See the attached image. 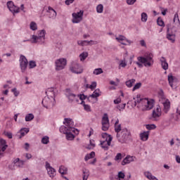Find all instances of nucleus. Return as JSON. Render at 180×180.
I'll list each match as a JSON object with an SVG mask.
<instances>
[{
	"label": "nucleus",
	"instance_id": "1",
	"mask_svg": "<svg viewBox=\"0 0 180 180\" xmlns=\"http://www.w3.org/2000/svg\"><path fill=\"white\" fill-rule=\"evenodd\" d=\"M134 101V106L137 105V103H141L142 106H145L146 110H151L154 108V100L148 98H141V96L138 94L136 97L133 98Z\"/></svg>",
	"mask_w": 180,
	"mask_h": 180
},
{
	"label": "nucleus",
	"instance_id": "2",
	"mask_svg": "<svg viewBox=\"0 0 180 180\" xmlns=\"http://www.w3.org/2000/svg\"><path fill=\"white\" fill-rule=\"evenodd\" d=\"M137 60L139 62H136V64L139 68H143V64L144 67H151V65L154 64V60H153L151 54L146 56L145 57L139 56Z\"/></svg>",
	"mask_w": 180,
	"mask_h": 180
},
{
	"label": "nucleus",
	"instance_id": "3",
	"mask_svg": "<svg viewBox=\"0 0 180 180\" xmlns=\"http://www.w3.org/2000/svg\"><path fill=\"white\" fill-rule=\"evenodd\" d=\"M46 40V30H41L39 31L38 35H32L31 39L24 40L23 41H31L35 44H44Z\"/></svg>",
	"mask_w": 180,
	"mask_h": 180
},
{
	"label": "nucleus",
	"instance_id": "4",
	"mask_svg": "<svg viewBox=\"0 0 180 180\" xmlns=\"http://www.w3.org/2000/svg\"><path fill=\"white\" fill-rule=\"evenodd\" d=\"M102 138L105 139V141H101V146L102 148L105 150H109V146H110V143H112V140L113 138L112 136L108 134V133H103L101 134Z\"/></svg>",
	"mask_w": 180,
	"mask_h": 180
},
{
	"label": "nucleus",
	"instance_id": "5",
	"mask_svg": "<svg viewBox=\"0 0 180 180\" xmlns=\"http://www.w3.org/2000/svg\"><path fill=\"white\" fill-rule=\"evenodd\" d=\"M130 136V131L127 129L124 128L122 131L120 132L119 136L117 135V139L120 143L124 144L127 140H129V136Z\"/></svg>",
	"mask_w": 180,
	"mask_h": 180
},
{
	"label": "nucleus",
	"instance_id": "6",
	"mask_svg": "<svg viewBox=\"0 0 180 180\" xmlns=\"http://www.w3.org/2000/svg\"><path fill=\"white\" fill-rule=\"evenodd\" d=\"M70 70L73 74H82L84 72V68L77 61H72L70 66Z\"/></svg>",
	"mask_w": 180,
	"mask_h": 180
},
{
	"label": "nucleus",
	"instance_id": "7",
	"mask_svg": "<svg viewBox=\"0 0 180 180\" xmlns=\"http://www.w3.org/2000/svg\"><path fill=\"white\" fill-rule=\"evenodd\" d=\"M44 108H46V109H51L56 105V98L54 97L51 96H46L42 100L41 102Z\"/></svg>",
	"mask_w": 180,
	"mask_h": 180
},
{
	"label": "nucleus",
	"instance_id": "8",
	"mask_svg": "<svg viewBox=\"0 0 180 180\" xmlns=\"http://www.w3.org/2000/svg\"><path fill=\"white\" fill-rule=\"evenodd\" d=\"M63 124L66 126L70 130L75 132V134H78L79 131L75 127H74V121L70 118H65Z\"/></svg>",
	"mask_w": 180,
	"mask_h": 180
},
{
	"label": "nucleus",
	"instance_id": "9",
	"mask_svg": "<svg viewBox=\"0 0 180 180\" xmlns=\"http://www.w3.org/2000/svg\"><path fill=\"white\" fill-rule=\"evenodd\" d=\"M72 23H81L84 18V11H80L79 12H77V13H73L72 14Z\"/></svg>",
	"mask_w": 180,
	"mask_h": 180
},
{
	"label": "nucleus",
	"instance_id": "10",
	"mask_svg": "<svg viewBox=\"0 0 180 180\" xmlns=\"http://www.w3.org/2000/svg\"><path fill=\"white\" fill-rule=\"evenodd\" d=\"M20 68L21 72L24 73L26 70L27 69V65L29 64V62L27 61V58H26V56L21 55L20 56Z\"/></svg>",
	"mask_w": 180,
	"mask_h": 180
},
{
	"label": "nucleus",
	"instance_id": "11",
	"mask_svg": "<svg viewBox=\"0 0 180 180\" xmlns=\"http://www.w3.org/2000/svg\"><path fill=\"white\" fill-rule=\"evenodd\" d=\"M56 70L60 71V70H64L67 65V59L65 58H59L55 62Z\"/></svg>",
	"mask_w": 180,
	"mask_h": 180
},
{
	"label": "nucleus",
	"instance_id": "12",
	"mask_svg": "<svg viewBox=\"0 0 180 180\" xmlns=\"http://www.w3.org/2000/svg\"><path fill=\"white\" fill-rule=\"evenodd\" d=\"M68 99L69 100V102H74V101H76V102H78V95L77 96L72 91H71V89H66V94H65Z\"/></svg>",
	"mask_w": 180,
	"mask_h": 180
},
{
	"label": "nucleus",
	"instance_id": "13",
	"mask_svg": "<svg viewBox=\"0 0 180 180\" xmlns=\"http://www.w3.org/2000/svg\"><path fill=\"white\" fill-rule=\"evenodd\" d=\"M115 39L118 41V43H120V44H122L123 46H127V43H128L129 45L131 44V41L127 39L126 37L123 35H119ZM124 41H126L127 43Z\"/></svg>",
	"mask_w": 180,
	"mask_h": 180
},
{
	"label": "nucleus",
	"instance_id": "14",
	"mask_svg": "<svg viewBox=\"0 0 180 180\" xmlns=\"http://www.w3.org/2000/svg\"><path fill=\"white\" fill-rule=\"evenodd\" d=\"M46 169L51 178L56 176V169L53 168L49 162H46Z\"/></svg>",
	"mask_w": 180,
	"mask_h": 180
},
{
	"label": "nucleus",
	"instance_id": "15",
	"mask_svg": "<svg viewBox=\"0 0 180 180\" xmlns=\"http://www.w3.org/2000/svg\"><path fill=\"white\" fill-rule=\"evenodd\" d=\"M59 174H61L62 178H63L65 180H70L68 179V178H67V176H64V175H67L68 174V168H67L65 166H60L59 167V170H58Z\"/></svg>",
	"mask_w": 180,
	"mask_h": 180
},
{
	"label": "nucleus",
	"instance_id": "16",
	"mask_svg": "<svg viewBox=\"0 0 180 180\" xmlns=\"http://www.w3.org/2000/svg\"><path fill=\"white\" fill-rule=\"evenodd\" d=\"M162 113L155 112V110H153L152 115L149 117V120L152 122H158L160 117H161Z\"/></svg>",
	"mask_w": 180,
	"mask_h": 180
},
{
	"label": "nucleus",
	"instance_id": "17",
	"mask_svg": "<svg viewBox=\"0 0 180 180\" xmlns=\"http://www.w3.org/2000/svg\"><path fill=\"white\" fill-rule=\"evenodd\" d=\"M48 16L50 19H55L57 18V12L56 10L51 8V6L48 7V11H47Z\"/></svg>",
	"mask_w": 180,
	"mask_h": 180
},
{
	"label": "nucleus",
	"instance_id": "18",
	"mask_svg": "<svg viewBox=\"0 0 180 180\" xmlns=\"http://www.w3.org/2000/svg\"><path fill=\"white\" fill-rule=\"evenodd\" d=\"M134 161V157L127 155L124 160L122 161V165H127V164H130V162H133Z\"/></svg>",
	"mask_w": 180,
	"mask_h": 180
},
{
	"label": "nucleus",
	"instance_id": "19",
	"mask_svg": "<svg viewBox=\"0 0 180 180\" xmlns=\"http://www.w3.org/2000/svg\"><path fill=\"white\" fill-rule=\"evenodd\" d=\"M169 109H171V102H169V100H166V101L163 103L164 113H168L169 112Z\"/></svg>",
	"mask_w": 180,
	"mask_h": 180
},
{
	"label": "nucleus",
	"instance_id": "20",
	"mask_svg": "<svg viewBox=\"0 0 180 180\" xmlns=\"http://www.w3.org/2000/svg\"><path fill=\"white\" fill-rule=\"evenodd\" d=\"M25 162H26V161L20 160L19 158L13 160V164H15V167H18V168H23V165H25Z\"/></svg>",
	"mask_w": 180,
	"mask_h": 180
},
{
	"label": "nucleus",
	"instance_id": "21",
	"mask_svg": "<svg viewBox=\"0 0 180 180\" xmlns=\"http://www.w3.org/2000/svg\"><path fill=\"white\" fill-rule=\"evenodd\" d=\"M6 148H8V145H6V141L0 139V154L1 153H4V151H5Z\"/></svg>",
	"mask_w": 180,
	"mask_h": 180
},
{
	"label": "nucleus",
	"instance_id": "22",
	"mask_svg": "<svg viewBox=\"0 0 180 180\" xmlns=\"http://www.w3.org/2000/svg\"><path fill=\"white\" fill-rule=\"evenodd\" d=\"M114 127H115V133H117V136H119V134L121 133L122 131V124H119V120H117L115 123V125H114Z\"/></svg>",
	"mask_w": 180,
	"mask_h": 180
},
{
	"label": "nucleus",
	"instance_id": "23",
	"mask_svg": "<svg viewBox=\"0 0 180 180\" xmlns=\"http://www.w3.org/2000/svg\"><path fill=\"white\" fill-rule=\"evenodd\" d=\"M160 61L161 63L162 68L165 70V71H167L168 69V63H167V59H165V57H161Z\"/></svg>",
	"mask_w": 180,
	"mask_h": 180
},
{
	"label": "nucleus",
	"instance_id": "24",
	"mask_svg": "<svg viewBox=\"0 0 180 180\" xmlns=\"http://www.w3.org/2000/svg\"><path fill=\"white\" fill-rule=\"evenodd\" d=\"M99 96H101V89H96V90L93 92V94H92L91 95H90V96H88L87 100L89 101V98H99Z\"/></svg>",
	"mask_w": 180,
	"mask_h": 180
},
{
	"label": "nucleus",
	"instance_id": "25",
	"mask_svg": "<svg viewBox=\"0 0 180 180\" xmlns=\"http://www.w3.org/2000/svg\"><path fill=\"white\" fill-rule=\"evenodd\" d=\"M148 136H150V131H144L140 134V139L142 141H147L148 140Z\"/></svg>",
	"mask_w": 180,
	"mask_h": 180
},
{
	"label": "nucleus",
	"instance_id": "26",
	"mask_svg": "<svg viewBox=\"0 0 180 180\" xmlns=\"http://www.w3.org/2000/svg\"><path fill=\"white\" fill-rule=\"evenodd\" d=\"M175 34L169 33V28H167V39L169 40L172 43H175Z\"/></svg>",
	"mask_w": 180,
	"mask_h": 180
},
{
	"label": "nucleus",
	"instance_id": "27",
	"mask_svg": "<svg viewBox=\"0 0 180 180\" xmlns=\"http://www.w3.org/2000/svg\"><path fill=\"white\" fill-rule=\"evenodd\" d=\"M72 133H74V131H69L65 134L67 140L71 141L73 139L75 138V136Z\"/></svg>",
	"mask_w": 180,
	"mask_h": 180
},
{
	"label": "nucleus",
	"instance_id": "28",
	"mask_svg": "<svg viewBox=\"0 0 180 180\" xmlns=\"http://www.w3.org/2000/svg\"><path fill=\"white\" fill-rule=\"evenodd\" d=\"M109 124V117L108 113H105L102 117L101 124Z\"/></svg>",
	"mask_w": 180,
	"mask_h": 180
},
{
	"label": "nucleus",
	"instance_id": "29",
	"mask_svg": "<svg viewBox=\"0 0 180 180\" xmlns=\"http://www.w3.org/2000/svg\"><path fill=\"white\" fill-rule=\"evenodd\" d=\"M60 132L63 133V134H66L69 131H72L70 129H69L65 125H62L60 129Z\"/></svg>",
	"mask_w": 180,
	"mask_h": 180
},
{
	"label": "nucleus",
	"instance_id": "30",
	"mask_svg": "<svg viewBox=\"0 0 180 180\" xmlns=\"http://www.w3.org/2000/svg\"><path fill=\"white\" fill-rule=\"evenodd\" d=\"M10 12L15 15V13H19V12H20V8L17 6H14L11 9H10Z\"/></svg>",
	"mask_w": 180,
	"mask_h": 180
},
{
	"label": "nucleus",
	"instance_id": "31",
	"mask_svg": "<svg viewBox=\"0 0 180 180\" xmlns=\"http://www.w3.org/2000/svg\"><path fill=\"white\" fill-rule=\"evenodd\" d=\"M29 133V129L28 128H23L20 131V139H22V137H25L26 134Z\"/></svg>",
	"mask_w": 180,
	"mask_h": 180
},
{
	"label": "nucleus",
	"instance_id": "32",
	"mask_svg": "<svg viewBox=\"0 0 180 180\" xmlns=\"http://www.w3.org/2000/svg\"><path fill=\"white\" fill-rule=\"evenodd\" d=\"M136 82V80L134 79H131L125 82V84L127 85V88H131L133 86V84Z\"/></svg>",
	"mask_w": 180,
	"mask_h": 180
},
{
	"label": "nucleus",
	"instance_id": "33",
	"mask_svg": "<svg viewBox=\"0 0 180 180\" xmlns=\"http://www.w3.org/2000/svg\"><path fill=\"white\" fill-rule=\"evenodd\" d=\"M89 176V171L86 169H83V180H88Z\"/></svg>",
	"mask_w": 180,
	"mask_h": 180
},
{
	"label": "nucleus",
	"instance_id": "34",
	"mask_svg": "<svg viewBox=\"0 0 180 180\" xmlns=\"http://www.w3.org/2000/svg\"><path fill=\"white\" fill-rule=\"evenodd\" d=\"M168 82L172 88H174V76H172V74H170L168 75Z\"/></svg>",
	"mask_w": 180,
	"mask_h": 180
},
{
	"label": "nucleus",
	"instance_id": "35",
	"mask_svg": "<svg viewBox=\"0 0 180 180\" xmlns=\"http://www.w3.org/2000/svg\"><path fill=\"white\" fill-rule=\"evenodd\" d=\"M34 119V115L32 113L27 114L25 116V122H32Z\"/></svg>",
	"mask_w": 180,
	"mask_h": 180
},
{
	"label": "nucleus",
	"instance_id": "36",
	"mask_svg": "<svg viewBox=\"0 0 180 180\" xmlns=\"http://www.w3.org/2000/svg\"><path fill=\"white\" fill-rule=\"evenodd\" d=\"M86 57H88V52H83L79 55L81 61H85Z\"/></svg>",
	"mask_w": 180,
	"mask_h": 180
},
{
	"label": "nucleus",
	"instance_id": "37",
	"mask_svg": "<svg viewBox=\"0 0 180 180\" xmlns=\"http://www.w3.org/2000/svg\"><path fill=\"white\" fill-rule=\"evenodd\" d=\"M81 105H83L84 110L91 112V105L85 104V101H82Z\"/></svg>",
	"mask_w": 180,
	"mask_h": 180
},
{
	"label": "nucleus",
	"instance_id": "38",
	"mask_svg": "<svg viewBox=\"0 0 180 180\" xmlns=\"http://www.w3.org/2000/svg\"><path fill=\"white\" fill-rule=\"evenodd\" d=\"M96 12L97 13H102L103 12V5L98 4L96 6Z\"/></svg>",
	"mask_w": 180,
	"mask_h": 180
},
{
	"label": "nucleus",
	"instance_id": "39",
	"mask_svg": "<svg viewBox=\"0 0 180 180\" xmlns=\"http://www.w3.org/2000/svg\"><path fill=\"white\" fill-rule=\"evenodd\" d=\"M93 74L95 75H99L100 74H103V70L102 68H96L94 70Z\"/></svg>",
	"mask_w": 180,
	"mask_h": 180
},
{
	"label": "nucleus",
	"instance_id": "40",
	"mask_svg": "<svg viewBox=\"0 0 180 180\" xmlns=\"http://www.w3.org/2000/svg\"><path fill=\"white\" fill-rule=\"evenodd\" d=\"M30 27L31 29V30H36L37 29V24L35 22H31L30 24Z\"/></svg>",
	"mask_w": 180,
	"mask_h": 180
},
{
	"label": "nucleus",
	"instance_id": "41",
	"mask_svg": "<svg viewBox=\"0 0 180 180\" xmlns=\"http://www.w3.org/2000/svg\"><path fill=\"white\" fill-rule=\"evenodd\" d=\"M146 127L147 130H154L155 129H157V126H155V124H146Z\"/></svg>",
	"mask_w": 180,
	"mask_h": 180
},
{
	"label": "nucleus",
	"instance_id": "42",
	"mask_svg": "<svg viewBox=\"0 0 180 180\" xmlns=\"http://www.w3.org/2000/svg\"><path fill=\"white\" fill-rule=\"evenodd\" d=\"M147 19H148V15L146 13H141V21L142 22H147Z\"/></svg>",
	"mask_w": 180,
	"mask_h": 180
},
{
	"label": "nucleus",
	"instance_id": "43",
	"mask_svg": "<svg viewBox=\"0 0 180 180\" xmlns=\"http://www.w3.org/2000/svg\"><path fill=\"white\" fill-rule=\"evenodd\" d=\"M37 64H36V61L34 60H30L29 62V68L30 69H32V68H35V67H37Z\"/></svg>",
	"mask_w": 180,
	"mask_h": 180
},
{
	"label": "nucleus",
	"instance_id": "44",
	"mask_svg": "<svg viewBox=\"0 0 180 180\" xmlns=\"http://www.w3.org/2000/svg\"><path fill=\"white\" fill-rule=\"evenodd\" d=\"M41 143H42V144H49V136H44L41 139Z\"/></svg>",
	"mask_w": 180,
	"mask_h": 180
},
{
	"label": "nucleus",
	"instance_id": "45",
	"mask_svg": "<svg viewBox=\"0 0 180 180\" xmlns=\"http://www.w3.org/2000/svg\"><path fill=\"white\" fill-rule=\"evenodd\" d=\"M110 124H102V130L103 131H108L109 130Z\"/></svg>",
	"mask_w": 180,
	"mask_h": 180
},
{
	"label": "nucleus",
	"instance_id": "46",
	"mask_svg": "<svg viewBox=\"0 0 180 180\" xmlns=\"http://www.w3.org/2000/svg\"><path fill=\"white\" fill-rule=\"evenodd\" d=\"M140 88H141V82H139V83H136L133 89H132V91L133 92H134V91L137 90V89H140Z\"/></svg>",
	"mask_w": 180,
	"mask_h": 180
},
{
	"label": "nucleus",
	"instance_id": "47",
	"mask_svg": "<svg viewBox=\"0 0 180 180\" xmlns=\"http://www.w3.org/2000/svg\"><path fill=\"white\" fill-rule=\"evenodd\" d=\"M119 66L122 67V68H124L125 67H127V63H126V59H124V60H121Z\"/></svg>",
	"mask_w": 180,
	"mask_h": 180
},
{
	"label": "nucleus",
	"instance_id": "48",
	"mask_svg": "<svg viewBox=\"0 0 180 180\" xmlns=\"http://www.w3.org/2000/svg\"><path fill=\"white\" fill-rule=\"evenodd\" d=\"M86 98H88V97L86 96H85L84 94L77 95V99H80V101H82V102H84V101H85V99H86Z\"/></svg>",
	"mask_w": 180,
	"mask_h": 180
},
{
	"label": "nucleus",
	"instance_id": "49",
	"mask_svg": "<svg viewBox=\"0 0 180 180\" xmlns=\"http://www.w3.org/2000/svg\"><path fill=\"white\" fill-rule=\"evenodd\" d=\"M174 23H178L179 25V16L178 15V13H176L174 14Z\"/></svg>",
	"mask_w": 180,
	"mask_h": 180
},
{
	"label": "nucleus",
	"instance_id": "50",
	"mask_svg": "<svg viewBox=\"0 0 180 180\" xmlns=\"http://www.w3.org/2000/svg\"><path fill=\"white\" fill-rule=\"evenodd\" d=\"M14 6H15V4L13 3V1H10L7 2V7L9 9V11L10 9H12Z\"/></svg>",
	"mask_w": 180,
	"mask_h": 180
},
{
	"label": "nucleus",
	"instance_id": "51",
	"mask_svg": "<svg viewBox=\"0 0 180 180\" xmlns=\"http://www.w3.org/2000/svg\"><path fill=\"white\" fill-rule=\"evenodd\" d=\"M176 115L174 116V120L175 122H178V120H179V117H180V110H178V108L176 109Z\"/></svg>",
	"mask_w": 180,
	"mask_h": 180
},
{
	"label": "nucleus",
	"instance_id": "52",
	"mask_svg": "<svg viewBox=\"0 0 180 180\" xmlns=\"http://www.w3.org/2000/svg\"><path fill=\"white\" fill-rule=\"evenodd\" d=\"M157 23H158V26H165L164 20H162V19H161V18H158Z\"/></svg>",
	"mask_w": 180,
	"mask_h": 180
},
{
	"label": "nucleus",
	"instance_id": "53",
	"mask_svg": "<svg viewBox=\"0 0 180 180\" xmlns=\"http://www.w3.org/2000/svg\"><path fill=\"white\" fill-rule=\"evenodd\" d=\"M11 92H13L14 96H19L20 92L16 88L11 89Z\"/></svg>",
	"mask_w": 180,
	"mask_h": 180
},
{
	"label": "nucleus",
	"instance_id": "54",
	"mask_svg": "<svg viewBox=\"0 0 180 180\" xmlns=\"http://www.w3.org/2000/svg\"><path fill=\"white\" fill-rule=\"evenodd\" d=\"M4 136H6V137H8V139H12V137H13L12 132L5 131L4 132Z\"/></svg>",
	"mask_w": 180,
	"mask_h": 180
},
{
	"label": "nucleus",
	"instance_id": "55",
	"mask_svg": "<svg viewBox=\"0 0 180 180\" xmlns=\"http://www.w3.org/2000/svg\"><path fill=\"white\" fill-rule=\"evenodd\" d=\"M124 176H126V175L124 174V173H123L122 172H118V178L120 179H124Z\"/></svg>",
	"mask_w": 180,
	"mask_h": 180
},
{
	"label": "nucleus",
	"instance_id": "56",
	"mask_svg": "<svg viewBox=\"0 0 180 180\" xmlns=\"http://www.w3.org/2000/svg\"><path fill=\"white\" fill-rule=\"evenodd\" d=\"M122 153H117V155L115 158V160L119 161V160H122Z\"/></svg>",
	"mask_w": 180,
	"mask_h": 180
},
{
	"label": "nucleus",
	"instance_id": "57",
	"mask_svg": "<svg viewBox=\"0 0 180 180\" xmlns=\"http://www.w3.org/2000/svg\"><path fill=\"white\" fill-rule=\"evenodd\" d=\"M89 88L90 89H91V91H94V89L96 88V82H93L89 86Z\"/></svg>",
	"mask_w": 180,
	"mask_h": 180
},
{
	"label": "nucleus",
	"instance_id": "58",
	"mask_svg": "<svg viewBox=\"0 0 180 180\" xmlns=\"http://www.w3.org/2000/svg\"><path fill=\"white\" fill-rule=\"evenodd\" d=\"M171 32H169L170 34H176V32H178V29L175 27H173L172 29H171Z\"/></svg>",
	"mask_w": 180,
	"mask_h": 180
},
{
	"label": "nucleus",
	"instance_id": "59",
	"mask_svg": "<svg viewBox=\"0 0 180 180\" xmlns=\"http://www.w3.org/2000/svg\"><path fill=\"white\" fill-rule=\"evenodd\" d=\"M117 108L119 110H123V109H124V108H126V103L120 104V105H117Z\"/></svg>",
	"mask_w": 180,
	"mask_h": 180
},
{
	"label": "nucleus",
	"instance_id": "60",
	"mask_svg": "<svg viewBox=\"0 0 180 180\" xmlns=\"http://www.w3.org/2000/svg\"><path fill=\"white\" fill-rule=\"evenodd\" d=\"M137 0H127V5H134Z\"/></svg>",
	"mask_w": 180,
	"mask_h": 180
},
{
	"label": "nucleus",
	"instance_id": "61",
	"mask_svg": "<svg viewBox=\"0 0 180 180\" xmlns=\"http://www.w3.org/2000/svg\"><path fill=\"white\" fill-rule=\"evenodd\" d=\"M98 41L90 40L89 41V46H94L95 44H98Z\"/></svg>",
	"mask_w": 180,
	"mask_h": 180
},
{
	"label": "nucleus",
	"instance_id": "62",
	"mask_svg": "<svg viewBox=\"0 0 180 180\" xmlns=\"http://www.w3.org/2000/svg\"><path fill=\"white\" fill-rule=\"evenodd\" d=\"M153 110H155L156 113H161V107H160V105H157L156 108Z\"/></svg>",
	"mask_w": 180,
	"mask_h": 180
},
{
	"label": "nucleus",
	"instance_id": "63",
	"mask_svg": "<svg viewBox=\"0 0 180 180\" xmlns=\"http://www.w3.org/2000/svg\"><path fill=\"white\" fill-rule=\"evenodd\" d=\"M120 102H122V98H117L115 100H114V103L115 105H119V103H120Z\"/></svg>",
	"mask_w": 180,
	"mask_h": 180
},
{
	"label": "nucleus",
	"instance_id": "64",
	"mask_svg": "<svg viewBox=\"0 0 180 180\" xmlns=\"http://www.w3.org/2000/svg\"><path fill=\"white\" fill-rule=\"evenodd\" d=\"M74 1H75V0H66L65 4H66V5H71V4H72L74 2Z\"/></svg>",
	"mask_w": 180,
	"mask_h": 180
}]
</instances>
